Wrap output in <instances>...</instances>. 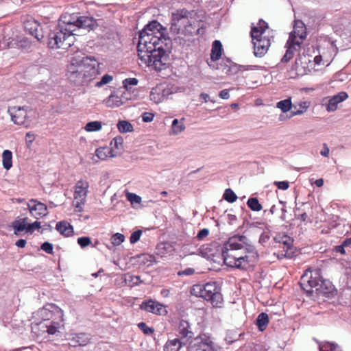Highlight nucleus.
I'll return each mask as SVG.
<instances>
[{"label": "nucleus", "mask_w": 351, "mask_h": 351, "mask_svg": "<svg viewBox=\"0 0 351 351\" xmlns=\"http://www.w3.org/2000/svg\"><path fill=\"white\" fill-rule=\"evenodd\" d=\"M69 344L71 346H84L89 342V335L85 332L74 334L72 337L69 339Z\"/></svg>", "instance_id": "nucleus-25"}, {"label": "nucleus", "mask_w": 351, "mask_h": 351, "mask_svg": "<svg viewBox=\"0 0 351 351\" xmlns=\"http://www.w3.org/2000/svg\"><path fill=\"white\" fill-rule=\"evenodd\" d=\"M77 243L82 247L84 248L91 244V239L88 237H82L77 239Z\"/></svg>", "instance_id": "nucleus-54"}, {"label": "nucleus", "mask_w": 351, "mask_h": 351, "mask_svg": "<svg viewBox=\"0 0 351 351\" xmlns=\"http://www.w3.org/2000/svg\"><path fill=\"white\" fill-rule=\"evenodd\" d=\"M56 229L64 237H70L73 233V226L66 221L58 222L56 226Z\"/></svg>", "instance_id": "nucleus-28"}, {"label": "nucleus", "mask_w": 351, "mask_h": 351, "mask_svg": "<svg viewBox=\"0 0 351 351\" xmlns=\"http://www.w3.org/2000/svg\"><path fill=\"white\" fill-rule=\"evenodd\" d=\"M32 36H34L38 41L40 43H43L45 41V34L43 27L40 25L36 29V31H35V32H34Z\"/></svg>", "instance_id": "nucleus-50"}, {"label": "nucleus", "mask_w": 351, "mask_h": 351, "mask_svg": "<svg viewBox=\"0 0 351 351\" xmlns=\"http://www.w3.org/2000/svg\"><path fill=\"white\" fill-rule=\"evenodd\" d=\"M190 14V12L185 9L178 10L176 13H173L170 27L171 32L176 34H182V21H186Z\"/></svg>", "instance_id": "nucleus-11"}, {"label": "nucleus", "mask_w": 351, "mask_h": 351, "mask_svg": "<svg viewBox=\"0 0 351 351\" xmlns=\"http://www.w3.org/2000/svg\"><path fill=\"white\" fill-rule=\"evenodd\" d=\"M187 351H215L214 342L209 335L200 334L190 342Z\"/></svg>", "instance_id": "nucleus-10"}, {"label": "nucleus", "mask_w": 351, "mask_h": 351, "mask_svg": "<svg viewBox=\"0 0 351 351\" xmlns=\"http://www.w3.org/2000/svg\"><path fill=\"white\" fill-rule=\"evenodd\" d=\"M270 239L269 233L267 232H263L259 237V243L264 245Z\"/></svg>", "instance_id": "nucleus-60"}, {"label": "nucleus", "mask_w": 351, "mask_h": 351, "mask_svg": "<svg viewBox=\"0 0 351 351\" xmlns=\"http://www.w3.org/2000/svg\"><path fill=\"white\" fill-rule=\"evenodd\" d=\"M117 154L118 153L115 152L112 148L108 147H99L95 150V155L98 157L99 159L102 160L106 159L108 157H115L117 156Z\"/></svg>", "instance_id": "nucleus-30"}, {"label": "nucleus", "mask_w": 351, "mask_h": 351, "mask_svg": "<svg viewBox=\"0 0 351 351\" xmlns=\"http://www.w3.org/2000/svg\"><path fill=\"white\" fill-rule=\"evenodd\" d=\"M348 97V95L347 93L344 91H341L338 94L334 95L332 97L328 103L326 110L328 112H332L335 111L337 108L338 104L343 101Z\"/></svg>", "instance_id": "nucleus-24"}, {"label": "nucleus", "mask_w": 351, "mask_h": 351, "mask_svg": "<svg viewBox=\"0 0 351 351\" xmlns=\"http://www.w3.org/2000/svg\"><path fill=\"white\" fill-rule=\"evenodd\" d=\"M88 183L86 181L81 180L76 183L74 193V199H80V202H77L75 205L76 208H79L81 204L84 203L88 193Z\"/></svg>", "instance_id": "nucleus-22"}, {"label": "nucleus", "mask_w": 351, "mask_h": 351, "mask_svg": "<svg viewBox=\"0 0 351 351\" xmlns=\"http://www.w3.org/2000/svg\"><path fill=\"white\" fill-rule=\"evenodd\" d=\"M127 197L131 203L139 204L141 202V197L135 193H128Z\"/></svg>", "instance_id": "nucleus-58"}, {"label": "nucleus", "mask_w": 351, "mask_h": 351, "mask_svg": "<svg viewBox=\"0 0 351 351\" xmlns=\"http://www.w3.org/2000/svg\"><path fill=\"white\" fill-rule=\"evenodd\" d=\"M27 106H14L8 109V113L11 116V120L16 125L28 126L25 124L27 117Z\"/></svg>", "instance_id": "nucleus-13"}, {"label": "nucleus", "mask_w": 351, "mask_h": 351, "mask_svg": "<svg viewBox=\"0 0 351 351\" xmlns=\"http://www.w3.org/2000/svg\"><path fill=\"white\" fill-rule=\"evenodd\" d=\"M274 184L278 187V189L282 190H287L289 186V182L287 181L275 182Z\"/></svg>", "instance_id": "nucleus-62"}, {"label": "nucleus", "mask_w": 351, "mask_h": 351, "mask_svg": "<svg viewBox=\"0 0 351 351\" xmlns=\"http://www.w3.org/2000/svg\"><path fill=\"white\" fill-rule=\"evenodd\" d=\"M117 128L121 133L132 132L133 130L132 125L128 121H119L117 123Z\"/></svg>", "instance_id": "nucleus-44"}, {"label": "nucleus", "mask_w": 351, "mask_h": 351, "mask_svg": "<svg viewBox=\"0 0 351 351\" xmlns=\"http://www.w3.org/2000/svg\"><path fill=\"white\" fill-rule=\"evenodd\" d=\"M138 327L145 335H151L154 332V328L149 327L145 322L138 323Z\"/></svg>", "instance_id": "nucleus-51"}, {"label": "nucleus", "mask_w": 351, "mask_h": 351, "mask_svg": "<svg viewBox=\"0 0 351 351\" xmlns=\"http://www.w3.org/2000/svg\"><path fill=\"white\" fill-rule=\"evenodd\" d=\"M154 114L152 112H145L142 114V120L143 122L149 123L153 121Z\"/></svg>", "instance_id": "nucleus-61"}, {"label": "nucleus", "mask_w": 351, "mask_h": 351, "mask_svg": "<svg viewBox=\"0 0 351 351\" xmlns=\"http://www.w3.org/2000/svg\"><path fill=\"white\" fill-rule=\"evenodd\" d=\"M223 199L229 203H233L237 201V196L231 189H226L223 195Z\"/></svg>", "instance_id": "nucleus-45"}, {"label": "nucleus", "mask_w": 351, "mask_h": 351, "mask_svg": "<svg viewBox=\"0 0 351 351\" xmlns=\"http://www.w3.org/2000/svg\"><path fill=\"white\" fill-rule=\"evenodd\" d=\"M195 274V269L191 267L186 268L185 269L182 271H180L178 274L179 276H191Z\"/></svg>", "instance_id": "nucleus-64"}, {"label": "nucleus", "mask_w": 351, "mask_h": 351, "mask_svg": "<svg viewBox=\"0 0 351 351\" xmlns=\"http://www.w3.org/2000/svg\"><path fill=\"white\" fill-rule=\"evenodd\" d=\"M64 319L63 317L61 318H55L44 324L42 325V327L46 328V332L49 335H55L58 332H59V328L60 326H63L62 323L63 322Z\"/></svg>", "instance_id": "nucleus-26"}, {"label": "nucleus", "mask_w": 351, "mask_h": 351, "mask_svg": "<svg viewBox=\"0 0 351 351\" xmlns=\"http://www.w3.org/2000/svg\"><path fill=\"white\" fill-rule=\"evenodd\" d=\"M221 52H222L221 43L218 40H215L213 43V45H212L210 59L214 62L218 60L221 56Z\"/></svg>", "instance_id": "nucleus-33"}, {"label": "nucleus", "mask_w": 351, "mask_h": 351, "mask_svg": "<svg viewBox=\"0 0 351 351\" xmlns=\"http://www.w3.org/2000/svg\"><path fill=\"white\" fill-rule=\"evenodd\" d=\"M306 31L304 23L300 20L294 21L293 30L289 34V38H292L293 41H301L306 38Z\"/></svg>", "instance_id": "nucleus-20"}, {"label": "nucleus", "mask_w": 351, "mask_h": 351, "mask_svg": "<svg viewBox=\"0 0 351 351\" xmlns=\"http://www.w3.org/2000/svg\"><path fill=\"white\" fill-rule=\"evenodd\" d=\"M101 129V123L98 121L88 122L85 125V130L88 132H96Z\"/></svg>", "instance_id": "nucleus-46"}, {"label": "nucleus", "mask_w": 351, "mask_h": 351, "mask_svg": "<svg viewBox=\"0 0 351 351\" xmlns=\"http://www.w3.org/2000/svg\"><path fill=\"white\" fill-rule=\"evenodd\" d=\"M182 34L189 36H193L200 34V30L202 28V22L194 19H189V16L186 21H182Z\"/></svg>", "instance_id": "nucleus-14"}, {"label": "nucleus", "mask_w": 351, "mask_h": 351, "mask_svg": "<svg viewBox=\"0 0 351 351\" xmlns=\"http://www.w3.org/2000/svg\"><path fill=\"white\" fill-rule=\"evenodd\" d=\"M165 90L162 87H156L153 88L150 93V99L156 104L162 102L165 97Z\"/></svg>", "instance_id": "nucleus-31"}, {"label": "nucleus", "mask_w": 351, "mask_h": 351, "mask_svg": "<svg viewBox=\"0 0 351 351\" xmlns=\"http://www.w3.org/2000/svg\"><path fill=\"white\" fill-rule=\"evenodd\" d=\"M276 107L280 109L283 113L289 112L292 108H297L296 105L292 104L291 97L278 101L276 104Z\"/></svg>", "instance_id": "nucleus-37"}, {"label": "nucleus", "mask_w": 351, "mask_h": 351, "mask_svg": "<svg viewBox=\"0 0 351 351\" xmlns=\"http://www.w3.org/2000/svg\"><path fill=\"white\" fill-rule=\"evenodd\" d=\"M247 205L252 210L256 212L261 210L263 208L256 197H250L247 201Z\"/></svg>", "instance_id": "nucleus-43"}, {"label": "nucleus", "mask_w": 351, "mask_h": 351, "mask_svg": "<svg viewBox=\"0 0 351 351\" xmlns=\"http://www.w3.org/2000/svg\"><path fill=\"white\" fill-rule=\"evenodd\" d=\"M40 23H38L34 19L30 17L24 21V28L26 32L29 33L30 35H32L35 31L40 26Z\"/></svg>", "instance_id": "nucleus-36"}, {"label": "nucleus", "mask_w": 351, "mask_h": 351, "mask_svg": "<svg viewBox=\"0 0 351 351\" xmlns=\"http://www.w3.org/2000/svg\"><path fill=\"white\" fill-rule=\"evenodd\" d=\"M40 249L42 250L45 251L47 254H53V245H52V243H49L48 241L44 242L41 245Z\"/></svg>", "instance_id": "nucleus-56"}, {"label": "nucleus", "mask_w": 351, "mask_h": 351, "mask_svg": "<svg viewBox=\"0 0 351 351\" xmlns=\"http://www.w3.org/2000/svg\"><path fill=\"white\" fill-rule=\"evenodd\" d=\"M259 258V256H254V255H245V256H240L239 257V261H234L232 258H229L228 263L232 265H237V269H241V270H247L249 267L254 265V263H256Z\"/></svg>", "instance_id": "nucleus-17"}, {"label": "nucleus", "mask_w": 351, "mask_h": 351, "mask_svg": "<svg viewBox=\"0 0 351 351\" xmlns=\"http://www.w3.org/2000/svg\"><path fill=\"white\" fill-rule=\"evenodd\" d=\"M142 234V231L141 230H137L133 232L130 236V241L131 243H136L139 239Z\"/></svg>", "instance_id": "nucleus-57"}, {"label": "nucleus", "mask_w": 351, "mask_h": 351, "mask_svg": "<svg viewBox=\"0 0 351 351\" xmlns=\"http://www.w3.org/2000/svg\"><path fill=\"white\" fill-rule=\"evenodd\" d=\"M186 345V343L179 338H175L166 342L164 351H179L182 346Z\"/></svg>", "instance_id": "nucleus-29"}, {"label": "nucleus", "mask_w": 351, "mask_h": 351, "mask_svg": "<svg viewBox=\"0 0 351 351\" xmlns=\"http://www.w3.org/2000/svg\"><path fill=\"white\" fill-rule=\"evenodd\" d=\"M28 218L27 217L23 218L18 217L12 223V227L14 230V234L18 235L20 232L25 230L26 228Z\"/></svg>", "instance_id": "nucleus-32"}, {"label": "nucleus", "mask_w": 351, "mask_h": 351, "mask_svg": "<svg viewBox=\"0 0 351 351\" xmlns=\"http://www.w3.org/2000/svg\"><path fill=\"white\" fill-rule=\"evenodd\" d=\"M177 332L178 333L179 339L186 344L189 341L194 339V332L192 331L191 326L189 322L181 319L179 322L177 328Z\"/></svg>", "instance_id": "nucleus-18"}, {"label": "nucleus", "mask_w": 351, "mask_h": 351, "mask_svg": "<svg viewBox=\"0 0 351 351\" xmlns=\"http://www.w3.org/2000/svg\"><path fill=\"white\" fill-rule=\"evenodd\" d=\"M208 234H209V230L208 228H203L197 232L196 238L197 240L202 241L205 237H206Z\"/></svg>", "instance_id": "nucleus-59"}, {"label": "nucleus", "mask_w": 351, "mask_h": 351, "mask_svg": "<svg viewBox=\"0 0 351 351\" xmlns=\"http://www.w3.org/2000/svg\"><path fill=\"white\" fill-rule=\"evenodd\" d=\"M221 287L217 282H209L205 285H195L191 289V294L210 301L213 307L220 308L223 302L221 293Z\"/></svg>", "instance_id": "nucleus-3"}, {"label": "nucleus", "mask_w": 351, "mask_h": 351, "mask_svg": "<svg viewBox=\"0 0 351 351\" xmlns=\"http://www.w3.org/2000/svg\"><path fill=\"white\" fill-rule=\"evenodd\" d=\"M72 26H69L66 20H60L58 24L51 30L47 36V45L51 49H67L75 43V36Z\"/></svg>", "instance_id": "nucleus-2"}, {"label": "nucleus", "mask_w": 351, "mask_h": 351, "mask_svg": "<svg viewBox=\"0 0 351 351\" xmlns=\"http://www.w3.org/2000/svg\"><path fill=\"white\" fill-rule=\"evenodd\" d=\"M71 62L73 64H77L82 69L83 75L87 83L93 80L99 74L98 65L95 60H93L88 56L73 57Z\"/></svg>", "instance_id": "nucleus-7"}, {"label": "nucleus", "mask_w": 351, "mask_h": 351, "mask_svg": "<svg viewBox=\"0 0 351 351\" xmlns=\"http://www.w3.org/2000/svg\"><path fill=\"white\" fill-rule=\"evenodd\" d=\"M140 308L158 315H166L168 313L163 304L152 299L143 301L140 304Z\"/></svg>", "instance_id": "nucleus-16"}, {"label": "nucleus", "mask_w": 351, "mask_h": 351, "mask_svg": "<svg viewBox=\"0 0 351 351\" xmlns=\"http://www.w3.org/2000/svg\"><path fill=\"white\" fill-rule=\"evenodd\" d=\"M66 75L68 79L77 86H83L88 84L83 75L82 69L80 66H77V64H73L71 62L68 67Z\"/></svg>", "instance_id": "nucleus-12"}, {"label": "nucleus", "mask_w": 351, "mask_h": 351, "mask_svg": "<svg viewBox=\"0 0 351 351\" xmlns=\"http://www.w3.org/2000/svg\"><path fill=\"white\" fill-rule=\"evenodd\" d=\"M113 80V77L111 75L109 74H105L99 81H98L95 84L96 87H101L104 85H106L108 83H110Z\"/></svg>", "instance_id": "nucleus-49"}, {"label": "nucleus", "mask_w": 351, "mask_h": 351, "mask_svg": "<svg viewBox=\"0 0 351 351\" xmlns=\"http://www.w3.org/2000/svg\"><path fill=\"white\" fill-rule=\"evenodd\" d=\"M124 239H125L124 235L121 233H115L110 238L111 243L114 246L119 245L121 243H122L124 241Z\"/></svg>", "instance_id": "nucleus-47"}, {"label": "nucleus", "mask_w": 351, "mask_h": 351, "mask_svg": "<svg viewBox=\"0 0 351 351\" xmlns=\"http://www.w3.org/2000/svg\"><path fill=\"white\" fill-rule=\"evenodd\" d=\"M336 289L332 282L328 280L322 279L317 288H316V293L318 295H322L326 298L333 296L336 292Z\"/></svg>", "instance_id": "nucleus-23"}, {"label": "nucleus", "mask_w": 351, "mask_h": 351, "mask_svg": "<svg viewBox=\"0 0 351 351\" xmlns=\"http://www.w3.org/2000/svg\"><path fill=\"white\" fill-rule=\"evenodd\" d=\"M2 165L6 170L10 169L12 167V153L10 150L5 149L3 152Z\"/></svg>", "instance_id": "nucleus-38"}, {"label": "nucleus", "mask_w": 351, "mask_h": 351, "mask_svg": "<svg viewBox=\"0 0 351 351\" xmlns=\"http://www.w3.org/2000/svg\"><path fill=\"white\" fill-rule=\"evenodd\" d=\"M172 246L169 243H161L157 245L156 250L158 254L161 256H165L167 254H169L171 251Z\"/></svg>", "instance_id": "nucleus-41"}, {"label": "nucleus", "mask_w": 351, "mask_h": 351, "mask_svg": "<svg viewBox=\"0 0 351 351\" xmlns=\"http://www.w3.org/2000/svg\"><path fill=\"white\" fill-rule=\"evenodd\" d=\"M269 323V316L266 313H260L256 319V325L258 326V328L260 331H264Z\"/></svg>", "instance_id": "nucleus-35"}, {"label": "nucleus", "mask_w": 351, "mask_h": 351, "mask_svg": "<svg viewBox=\"0 0 351 351\" xmlns=\"http://www.w3.org/2000/svg\"><path fill=\"white\" fill-rule=\"evenodd\" d=\"M274 241L279 243V247L289 252H295L296 248L293 246V239L286 234H278L274 237Z\"/></svg>", "instance_id": "nucleus-21"}, {"label": "nucleus", "mask_w": 351, "mask_h": 351, "mask_svg": "<svg viewBox=\"0 0 351 351\" xmlns=\"http://www.w3.org/2000/svg\"><path fill=\"white\" fill-rule=\"evenodd\" d=\"M69 26H72L73 33L78 29H83L88 32L94 30L98 27L96 19L90 16H71L69 20H66Z\"/></svg>", "instance_id": "nucleus-8"}, {"label": "nucleus", "mask_w": 351, "mask_h": 351, "mask_svg": "<svg viewBox=\"0 0 351 351\" xmlns=\"http://www.w3.org/2000/svg\"><path fill=\"white\" fill-rule=\"evenodd\" d=\"M301 45V41H293L292 38H288L285 45L287 50L285 55L281 58V62L287 63L291 60L295 53L300 51Z\"/></svg>", "instance_id": "nucleus-19"}, {"label": "nucleus", "mask_w": 351, "mask_h": 351, "mask_svg": "<svg viewBox=\"0 0 351 351\" xmlns=\"http://www.w3.org/2000/svg\"><path fill=\"white\" fill-rule=\"evenodd\" d=\"M41 321L37 325H43L45 322H49L55 318H61L64 316L63 311L54 304H48L38 309L36 313Z\"/></svg>", "instance_id": "nucleus-9"}, {"label": "nucleus", "mask_w": 351, "mask_h": 351, "mask_svg": "<svg viewBox=\"0 0 351 351\" xmlns=\"http://www.w3.org/2000/svg\"><path fill=\"white\" fill-rule=\"evenodd\" d=\"M40 222L37 220L34 223H27L25 230H26L27 232L32 233L36 229H40Z\"/></svg>", "instance_id": "nucleus-55"}, {"label": "nucleus", "mask_w": 351, "mask_h": 351, "mask_svg": "<svg viewBox=\"0 0 351 351\" xmlns=\"http://www.w3.org/2000/svg\"><path fill=\"white\" fill-rule=\"evenodd\" d=\"M114 143V146L117 149H119L122 147L123 145V138L122 137H116L113 139V141L111 142L110 145H112Z\"/></svg>", "instance_id": "nucleus-63"}, {"label": "nucleus", "mask_w": 351, "mask_h": 351, "mask_svg": "<svg viewBox=\"0 0 351 351\" xmlns=\"http://www.w3.org/2000/svg\"><path fill=\"white\" fill-rule=\"evenodd\" d=\"M346 249L348 250V242L345 239L340 245L334 247L333 251L341 254H346Z\"/></svg>", "instance_id": "nucleus-48"}, {"label": "nucleus", "mask_w": 351, "mask_h": 351, "mask_svg": "<svg viewBox=\"0 0 351 351\" xmlns=\"http://www.w3.org/2000/svg\"><path fill=\"white\" fill-rule=\"evenodd\" d=\"M319 351H343L337 343L324 342L319 346Z\"/></svg>", "instance_id": "nucleus-39"}, {"label": "nucleus", "mask_w": 351, "mask_h": 351, "mask_svg": "<svg viewBox=\"0 0 351 351\" xmlns=\"http://www.w3.org/2000/svg\"><path fill=\"white\" fill-rule=\"evenodd\" d=\"M322 279L320 269H308L300 278V285L308 295H311L318 287Z\"/></svg>", "instance_id": "nucleus-6"}, {"label": "nucleus", "mask_w": 351, "mask_h": 351, "mask_svg": "<svg viewBox=\"0 0 351 351\" xmlns=\"http://www.w3.org/2000/svg\"><path fill=\"white\" fill-rule=\"evenodd\" d=\"M245 235L235 234L232 237H230L228 241H226L222 247H221V255L223 257V263L226 265L230 267H235L237 268V265L232 264L230 265L229 261V258H232L235 261H239V257L237 254V251L240 250V244L238 241H243L245 240Z\"/></svg>", "instance_id": "nucleus-5"}, {"label": "nucleus", "mask_w": 351, "mask_h": 351, "mask_svg": "<svg viewBox=\"0 0 351 351\" xmlns=\"http://www.w3.org/2000/svg\"><path fill=\"white\" fill-rule=\"evenodd\" d=\"M27 208L31 215L39 219L48 214L47 206L36 199H31L27 204Z\"/></svg>", "instance_id": "nucleus-15"}, {"label": "nucleus", "mask_w": 351, "mask_h": 351, "mask_svg": "<svg viewBox=\"0 0 351 351\" xmlns=\"http://www.w3.org/2000/svg\"><path fill=\"white\" fill-rule=\"evenodd\" d=\"M171 48L172 40L168 36L167 27L156 20L150 21L139 32L138 55L157 71L165 69L170 64Z\"/></svg>", "instance_id": "nucleus-1"}, {"label": "nucleus", "mask_w": 351, "mask_h": 351, "mask_svg": "<svg viewBox=\"0 0 351 351\" xmlns=\"http://www.w3.org/2000/svg\"><path fill=\"white\" fill-rule=\"evenodd\" d=\"M300 108L291 111L290 117L303 114L310 106V102L307 101H301L298 104Z\"/></svg>", "instance_id": "nucleus-42"}, {"label": "nucleus", "mask_w": 351, "mask_h": 351, "mask_svg": "<svg viewBox=\"0 0 351 351\" xmlns=\"http://www.w3.org/2000/svg\"><path fill=\"white\" fill-rule=\"evenodd\" d=\"M276 254L278 259H282L284 258H293L296 256L295 252H289L284 250L278 251Z\"/></svg>", "instance_id": "nucleus-52"}, {"label": "nucleus", "mask_w": 351, "mask_h": 351, "mask_svg": "<svg viewBox=\"0 0 351 351\" xmlns=\"http://www.w3.org/2000/svg\"><path fill=\"white\" fill-rule=\"evenodd\" d=\"M185 130V125L182 121L175 119L172 121L171 131L174 135H178Z\"/></svg>", "instance_id": "nucleus-40"}, {"label": "nucleus", "mask_w": 351, "mask_h": 351, "mask_svg": "<svg viewBox=\"0 0 351 351\" xmlns=\"http://www.w3.org/2000/svg\"><path fill=\"white\" fill-rule=\"evenodd\" d=\"M138 83V80L135 78H126L123 81V86L125 90H128L130 86L137 85Z\"/></svg>", "instance_id": "nucleus-53"}, {"label": "nucleus", "mask_w": 351, "mask_h": 351, "mask_svg": "<svg viewBox=\"0 0 351 351\" xmlns=\"http://www.w3.org/2000/svg\"><path fill=\"white\" fill-rule=\"evenodd\" d=\"M123 95L119 96L117 93H112L104 100V104L108 108H117L125 104L123 101Z\"/></svg>", "instance_id": "nucleus-27"}, {"label": "nucleus", "mask_w": 351, "mask_h": 351, "mask_svg": "<svg viewBox=\"0 0 351 351\" xmlns=\"http://www.w3.org/2000/svg\"><path fill=\"white\" fill-rule=\"evenodd\" d=\"M268 24L263 19H259L258 25L252 24L250 31V36L254 45V53L256 57H263L268 51L271 45V39L269 36H264Z\"/></svg>", "instance_id": "nucleus-4"}, {"label": "nucleus", "mask_w": 351, "mask_h": 351, "mask_svg": "<svg viewBox=\"0 0 351 351\" xmlns=\"http://www.w3.org/2000/svg\"><path fill=\"white\" fill-rule=\"evenodd\" d=\"M245 240L243 241H238L240 244V250L244 249L245 252L250 255L259 256L256 247L253 245L249 239L245 236Z\"/></svg>", "instance_id": "nucleus-34"}]
</instances>
